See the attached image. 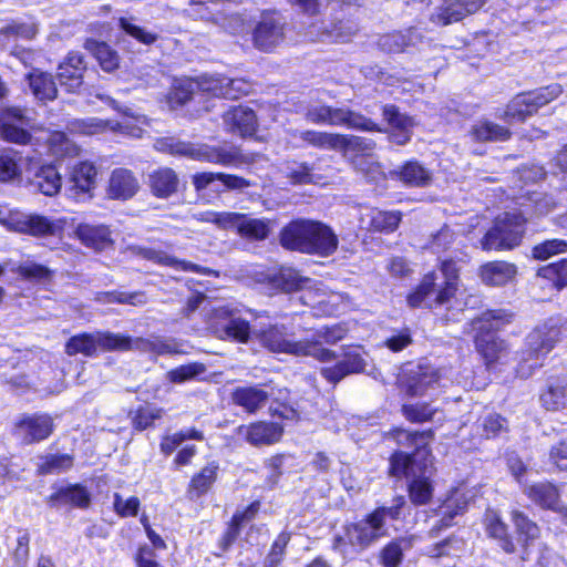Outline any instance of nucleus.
<instances>
[{"instance_id": "obj_20", "label": "nucleus", "mask_w": 567, "mask_h": 567, "mask_svg": "<svg viewBox=\"0 0 567 567\" xmlns=\"http://www.w3.org/2000/svg\"><path fill=\"white\" fill-rule=\"evenodd\" d=\"M425 35L419 28H410L405 32L388 33L380 37L378 44L388 53H401L409 48L424 42Z\"/></svg>"}, {"instance_id": "obj_58", "label": "nucleus", "mask_w": 567, "mask_h": 567, "mask_svg": "<svg viewBox=\"0 0 567 567\" xmlns=\"http://www.w3.org/2000/svg\"><path fill=\"white\" fill-rule=\"evenodd\" d=\"M6 223L14 231L35 235V218L32 215L16 212L10 214Z\"/></svg>"}, {"instance_id": "obj_14", "label": "nucleus", "mask_w": 567, "mask_h": 567, "mask_svg": "<svg viewBox=\"0 0 567 567\" xmlns=\"http://www.w3.org/2000/svg\"><path fill=\"white\" fill-rule=\"evenodd\" d=\"M96 168L92 163L81 162L76 164L71 172L68 181L66 192L75 200L91 198V190L95 187Z\"/></svg>"}, {"instance_id": "obj_40", "label": "nucleus", "mask_w": 567, "mask_h": 567, "mask_svg": "<svg viewBox=\"0 0 567 567\" xmlns=\"http://www.w3.org/2000/svg\"><path fill=\"white\" fill-rule=\"evenodd\" d=\"M340 148L344 156L350 161L353 155H369L375 147V142L371 138L340 134Z\"/></svg>"}, {"instance_id": "obj_57", "label": "nucleus", "mask_w": 567, "mask_h": 567, "mask_svg": "<svg viewBox=\"0 0 567 567\" xmlns=\"http://www.w3.org/2000/svg\"><path fill=\"white\" fill-rule=\"evenodd\" d=\"M14 436L23 444H31L35 440V419L22 415L14 425Z\"/></svg>"}, {"instance_id": "obj_48", "label": "nucleus", "mask_w": 567, "mask_h": 567, "mask_svg": "<svg viewBox=\"0 0 567 567\" xmlns=\"http://www.w3.org/2000/svg\"><path fill=\"white\" fill-rule=\"evenodd\" d=\"M462 9L463 7L461 6L460 1L456 0L446 6L445 8L439 9L431 16L430 20L433 23L442 27L449 25L454 22H458L467 16L465 10Z\"/></svg>"}, {"instance_id": "obj_10", "label": "nucleus", "mask_w": 567, "mask_h": 567, "mask_svg": "<svg viewBox=\"0 0 567 567\" xmlns=\"http://www.w3.org/2000/svg\"><path fill=\"white\" fill-rule=\"evenodd\" d=\"M526 218L520 212H505L498 215L494 226L484 237L483 248H515L525 234Z\"/></svg>"}, {"instance_id": "obj_62", "label": "nucleus", "mask_w": 567, "mask_h": 567, "mask_svg": "<svg viewBox=\"0 0 567 567\" xmlns=\"http://www.w3.org/2000/svg\"><path fill=\"white\" fill-rule=\"evenodd\" d=\"M113 507L115 513L121 517H134L140 509V499L132 496L124 499L118 493L114 494Z\"/></svg>"}, {"instance_id": "obj_6", "label": "nucleus", "mask_w": 567, "mask_h": 567, "mask_svg": "<svg viewBox=\"0 0 567 567\" xmlns=\"http://www.w3.org/2000/svg\"><path fill=\"white\" fill-rule=\"evenodd\" d=\"M260 342L271 352L288 353L297 357H313L322 362H330L336 358L333 351L320 348L317 341L290 340L282 326H272L262 331Z\"/></svg>"}, {"instance_id": "obj_27", "label": "nucleus", "mask_w": 567, "mask_h": 567, "mask_svg": "<svg viewBox=\"0 0 567 567\" xmlns=\"http://www.w3.org/2000/svg\"><path fill=\"white\" fill-rule=\"evenodd\" d=\"M524 494L538 506L551 511L560 505L557 487L549 482H540L524 487Z\"/></svg>"}, {"instance_id": "obj_37", "label": "nucleus", "mask_w": 567, "mask_h": 567, "mask_svg": "<svg viewBox=\"0 0 567 567\" xmlns=\"http://www.w3.org/2000/svg\"><path fill=\"white\" fill-rule=\"evenodd\" d=\"M471 135L478 142H503L511 137V131L505 126L484 120L472 126Z\"/></svg>"}, {"instance_id": "obj_13", "label": "nucleus", "mask_w": 567, "mask_h": 567, "mask_svg": "<svg viewBox=\"0 0 567 567\" xmlns=\"http://www.w3.org/2000/svg\"><path fill=\"white\" fill-rule=\"evenodd\" d=\"M440 275L437 272L432 271L426 274L416 290L409 295V306L412 308L420 307L425 298L435 291L436 287L440 289L437 290L436 297L434 299L435 305L443 306L447 303L451 298L454 297L457 289V284L454 281H442L441 284H437Z\"/></svg>"}, {"instance_id": "obj_51", "label": "nucleus", "mask_w": 567, "mask_h": 567, "mask_svg": "<svg viewBox=\"0 0 567 567\" xmlns=\"http://www.w3.org/2000/svg\"><path fill=\"white\" fill-rule=\"evenodd\" d=\"M206 371L203 363L194 362L179 365L167 372V379L173 383H183L197 378Z\"/></svg>"}, {"instance_id": "obj_34", "label": "nucleus", "mask_w": 567, "mask_h": 567, "mask_svg": "<svg viewBox=\"0 0 567 567\" xmlns=\"http://www.w3.org/2000/svg\"><path fill=\"white\" fill-rule=\"evenodd\" d=\"M414 537H399L386 544L380 551L379 558L383 567H399L404 551L413 547Z\"/></svg>"}, {"instance_id": "obj_22", "label": "nucleus", "mask_w": 567, "mask_h": 567, "mask_svg": "<svg viewBox=\"0 0 567 567\" xmlns=\"http://www.w3.org/2000/svg\"><path fill=\"white\" fill-rule=\"evenodd\" d=\"M80 243L91 248H105L115 245L116 234L107 226L99 224H79L74 230Z\"/></svg>"}, {"instance_id": "obj_42", "label": "nucleus", "mask_w": 567, "mask_h": 567, "mask_svg": "<svg viewBox=\"0 0 567 567\" xmlns=\"http://www.w3.org/2000/svg\"><path fill=\"white\" fill-rule=\"evenodd\" d=\"M276 287L284 291L302 290L310 282L309 278L301 277L299 272L290 267H281L272 278Z\"/></svg>"}, {"instance_id": "obj_11", "label": "nucleus", "mask_w": 567, "mask_h": 567, "mask_svg": "<svg viewBox=\"0 0 567 567\" xmlns=\"http://www.w3.org/2000/svg\"><path fill=\"white\" fill-rule=\"evenodd\" d=\"M561 93V85L554 83L533 92L518 94L508 103L504 120L508 123L524 122Z\"/></svg>"}, {"instance_id": "obj_35", "label": "nucleus", "mask_w": 567, "mask_h": 567, "mask_svg": "<svg viewBox=\"0 0 567 567\" xmlns=\"http://www.w3.org/2000/svg\"><path fill=\"white\" fill-rule=\"evenodd\" d=\"M51 499L63 505H72L84 509L91 504V494L85 486L74 484L61 487L51 496Z\"/></svg>"}, {"instance_id": "obj_4", "label": "nucleus", "mask_w": 567, "mask_h": 567, "mask_svg": "<svg viewBox=\"0 0 567 567\" xmlns=\"http://www.w3.org/2000/svg\"><path fill=\"white\" fill-rule=\"evenodd\" d=\"M434 473L432 461L417 463L402 451L395 452L390 458V474L392 476H406L411 480L409 485L410 498L416 505L426 504L433 494L430 481Z\"/></svg>"}, {"instance_id": "obj_2", "label": "nucleus", "mask_w": 567, "mask_h": 567, "mask_svg": "<svg viewBox=\"0 0 567 567\" xmlns=\"http://www.w3.org/2000/svg\"><path fill=\"white\" fill-rule=\"evenodd\" d=\"M514 315L504 309L488 310L473 320L475 348L489 368L496 363H505L509 355L506 342L494 334L504 324L512 321Z\"/></svg>"}, {"instance_id": "obj_18", "label": "nucleus", "mask_w": 567, "mask_h": 567, "mask_svg": "<svg viewBox=\"0 0 567 567\" xmlns=\"http://www.w3.org/2000/svg\"><path fill=\"white\" fill-rule=\"evenodd\" d=\"M382 115L384 121L390 125V141L398 145H405L410 142L412 136V130L415 126L413 117L401 113L399 109L393 104H386L382 109Z\"/></svg>"}, {"instance_id": "obj_28", "label": "nucleus", "mask_w": 567, "mask_h": 567, "mask_svg": "<svg viewBox=\"0 0 567 567\" xmlns=\"http://www.w3.org/2000/svg\"><path fill=\"white\" fill-rule=\"evenodd\" d=\"M38 143L45 141L49 152L56 158L73 157L79 154L80 148L75 143L70 141L62 132H48L38 127Z\"/></svg>"}, {"instance_id": "obj_31", "label": "nucleus", "mask_w": 567, "mask_h": 567, "mask_svg": "<svg viewBox=\"0 0 567 567\" xmlns=\"http://www.w3.org/2000/svg\"><path fill=\"white\" fill-rule=\"evenodd\" d=\"M235 404L241 406L248 413H256L268 401V393L256 386H240L231 394Z\"/></svg>"}, {"instance_id": "obj_32", "label": "nucleus", "mask_w": 567, "mask_h": 567, "mask_svg": "<svg viewBox=\"0 0 567 567\" xmlns=\"http://www.w3.org/2000/svg\"><path fill=\"white\" fill-rule=\"evenodd\" d=\"M511 520L514 525L518 540L526 549L533 542L540 536L539 526L533 522L525 513L518 509L511 512Z\"/></svg>"}, {"instance_id": "obj_52", "label": "nucleus", "mask_w": 567, "mask_h": 567, "mask_svg": "<svg viewBox=\"0 0 567 567\" xmlns=\"http://www.w3.org/2000/svg\"><path fill=\"white\" fill-rule=\"evenodd\" d=\"M538 275L550 279L558 289L567 285V259L551 262L538 269Z\"/></svg>"}, {"instance_id": "obj_43", "label": "nucleus", "mask_w": 567, "mask_h": 567, "mask_svg": "<svg viewBox=\"0 0 567 567\" xmlns=\"http://www.w3.org/2000/svg\"><path fill=\"white\" fill-rule=\"evenodd\" d=\"M38 472L41 474H60L72 468L74 460L71 454H48L40 457Z\"/></svg>"}, {"instance_id": "obj_25", "label": "nucleus", "mask_w": 567, "mask_h": 567, "mask_svg": "<svg viewBox=\"0 0 567 567\" xmlns=\"http://www.w3.org/2000/svg\"><path fill=\"white\" fill-rule=\"evenodd\" d=\"M68 128L75 134L94 135L106 131L121 132L136 135L134 131L128 132L127 125L113 121H104L97 117L73 118L68 123Z\"/></svg>"}, {"instance_id": "obj_55", "label": "nucleus", "mask_w": 567, "mask_h": 567, "mask_svg": "<svg viewBox=\"0 0 567 567\" xmlns=\"http://www.w3.org/2000/svg\"><path fill=\"white\" fill-rule=\"evenodd\" d=\"M223 338L233 339L239 342H246L249 338V323L240 318H230L223 328Z\"/></svg>"}, {"instance_id": "obj_23", "label": "nucleus", "mask_w": 567, "mask_h": 567, "mask_svg": "<svg viewBox=\"0 0 567 567\" xmlns=\"http://www.w3.org/2000/svg\"><path fill=\"white\" fill-rule=\"evenodd\" d=\"M226 128L240 136L252 135L257 128V117L255 112L246 106H236L227 111L224 116Z\"/></svg>"}, {"instance_id": "obj_36", "label": "nucleus", "mask_w": 567, "mask_h": 567, "mask_svg": "<svg viewBox=\"0 0 567 567\" xmlns=\"http://www.w3.org/2000/svg\"><path fill=\"white\" fill-rule=\"evenodd\" d=\"M290 134L291 136L299 137L306 144L317 148L333 151H338L340 148V134L338 133L319 132L313 130H295L291 131Z\"/></svg>"}, {"instance_id": "obj_19", "label": "nucleus", "mask_w": 567, "mask_h": 567, "mask_svg": "<svg viewBox=\"0 0 567 567\" xmlns=\"http://www.w3.org/2000/svg\"><path fill=\"white\" fill-rule=\"evenodd\" d=\"M140 189V183L134 173L127 168H115L109 179L106 195L111 199L127 200Z\"/></svg>"}, {"instance_id": "obj_24", "label": "nucleus", "mask_w": 567, "mask_h": 567, "mask_svg": "<svg viewBox=\"0 0 567 567\" xmlns=\"http://www.w3.org/2000/svg\"><path fill=\"white\" fill-rule=\"evenodd\" d=\"M329 125L347 126L348 128L365 132H382V128L371 118L347 107H332Z\"/></svg>"}, {"instance_id": "obj_50", "label": "nucleus", "mask_w": 567, "mask_h": 567, "mask_svg": "<svg viewBox=\"0 0 567 567\" xmlns=\"http://www.w3.org/2000/svg\"><path fill=\"white\" fill-rule=\"evenodd\" d=\"M402 413L406 420L414 423L430 421L437 413V410L427 403H412L402 406Z\"/></svg>"}, {"instance_id": "obj_54", "label": "nucleus", "mask_w": 567, "mask_h": 567, "mask_svg": "<svg viewBox=\"0 0 567 567\" xmlns=\"http://www.w3.org/2000/svg\"><path fill=\"white\" fill-rule=\"evenodd\" d=\"M290 540V534L280 533L271 545L268 555L265 558V567H278L284 559L286 547Z\"/></svg>"}, {"instance_id": "obj_21", "label": "nucleus", "mask_w": 567, "mask_h": 567, "mask_svg": "<svg viewBox=\"0 0 567 567\" xmlns=\"http://www.w3.org/2000/svg\"><path fill=\"white\" fill-rule=\"evenodd\" d=\"M396 443L405 447H414L413 454L406 455L411 460H416L417 463L432 461L430 450L427 449L429 442L432 439V432H410L408 430L399 429L394 432ZM405 454V452H403Z\"/></svg>"}, {"instance_id": "obj_38", "label": "nucleus", "mask_w": 567, "mask_h": 567, "mask_svg": "<svg viewBox=\"0 0 567 567\" xmlns=\"http://www.w3.org/2000/svg\"><path fill=\"white\" fill-rule=\"evenodd\" d=\"M396 175L405 185L413 187L427 186L432 179L430 171L416 161L406 162Z\"/></svg>"}, {"instance_id": "obj_8", "label": "nucleus", "mask_w": 567, "mask_h": 567, "mask_svg": "<svg viewBox=\"0 0 567 567\" xmlns=\"http://www.w3.org/2000/svg\"><path fill=\"white\" fill-rule=\"evenodd\" d=\"M157 144L159 150L171 154L183 155L195 161L208 162L223 166L233 165L239 158V155L234 147L192 144L186 142H175L173 140L161 141Z\"/></svg>"}, {"instance_id": "obj_44", "label": "nucleus", "mask_w": 567, "mask_h": 567, "mask_svg": "<svg viewBox=\"0 0 567 567\" xmlns=\"http://www.w3.org/2000/svg\"><path fill=\"white\" fill-rule=\"evenodd\" d=\"M61 189V176L55 165L42 166L38 169V190L53 196Z\"/></svg>"}, {"instance_id": "obj_1", "label": "nucleus", "mask_w": 567, "mask_h": 567, "mask_svg": "<svg viewBox=\"0 0 567 567\" xmlns=\"http://www.w3.org/2000/svg\"><path fill=\"white\" fill-rule=\"evenodd\" d=\"M401 513V505L390 507H378L364 518L346 524L342 534L334 537L333 548L343 556L349 548L355 551H363L382 537L388 536L386 518L398 519Z\"/></svg>"}, {"instance_id": "obj_30", "label": "nucleus", "mask_w": 567, "mask_h": 567, "mask_svg": "<svg viewBox=\"0 0 567 567\" xmlns=\"http://www.w3.org/2000/svg\"><path fill=\"white\" fill-rule=\"evenodd\" d=\"M485 526L487 534L498 540L499 547L507 554H513L516 546L512 536L508 534L507 525L502 520L499 514L495 511H487L485 514Z\"/></svg>"}, {"instance_id": "obj_49", "label": "nucleus", "mask_w": 567, "mask_h": 567, "mask_svg": "<svg viewBox=\"0 0 567 567\" xmlns=\"http://www.w3.org/2000/svg\"><path fill=\"white\" fill-rule=\"evenodd\" d=\"M466 506V503L463 502L462 505L458 503L457 494L453 495L443 505L444 508V516L440 522V525L433 526L429 534L430 537L434 538L439 535V532L442 528H446L452 525V519L455 515H457L460 512H462Z\"/></svg>"}, {"instance_id": "obj_7", "label": "nucleus", "mask_w": 567, "mask_h": 567, "mask_svg": "<svg viewBox=\"0 0 567 567\" xmlns=\"http://www.w3.org/2000/svg\"><path fill=\"white\" fill-rule=\"evenodd\" d=\"M559 338L560 328L556 320L549 319L537 326L526 338L528 354L518 368L519 375L527 378L534 369L542 367V358L553 350Z\"/></svg>"}, {"instance_id": "obj_53", "label": "nucleus", "mask_w": 567, "mask_h": 567, "mask_svg": "<svg viewBox=\"0 0 567 567\" xmlns=\"http://www.w3.org/2000/svg\"><path fill=\"white\" fill-rule=\"evenodd\" d=\"M225 75H202L196 79V89L213 96L225 97Z\"/></svg>"}, {"instance_id": "obj_3", "label": "nucleus", "mask_w": 567, "mask_h": 567, "mask_svg": "<svg viewBox=\"0 0 567 567\" xmlns=\"http://www.w3.org/2000/svg\"><path fill=\"white\" fill-rule=\"evenodd\" d=\"M279 240L284 248H337L338 237L332 228L322 221L297 218L282 227Z\"/></svg>"}, {"instance_id": "obj_5", "label": "nucleus", "mask_w": 567, "mask_h": 567, "mask_svg": "<svg viewBox=\"0 0 567 567\" xmlns=\"http://www.w3.org/2000/svg\"><path fill=\"white\" fill-rule=\"evenodd\" d=\"M145 344L143 339H132L131 337L113 332L97 331L94 333H81L70 338L65 344L68 355L83 354L93 357L101 351H128L140 349Z\"/></svg>"}, {"instance_id": "obj_46", "label": "nucleus", "mask_w": 567, "mask_h": 567, "mask_svg": "<svg viewBox=\"0 0 567 567\" xmlns=\"http://www.w3.org/2000/svg\"><path fill=\"white\" fill-rule=\"evenodd\" d=\"M287 177L293 185L319 184L322 182V176L315 173L313 167L306 162L295 163L289 167Z\"/></svg>"}, {"instance_id": "obj_45", "label": "nucleus", "mask_w": 567, "mask_h": 567, "mask_svg": "<svg viewBox=\"0 0 567 567\" xmlns=\"http://www.w3.org/2000/svg\"><path fill=\"white\" fill-rule=\"evenodd\" d=\"M350 163L355 172L361 174L368 181L378 182L383 177V172L378 162L373 161L369 155H353L350 157Z\"/></svg>"}, {"instance_id": "obj_64", "label": "nucleus", "mask_w": 567, "mask_h": 567, "mask_svg": "<svg viewBox=\"0 0 567 567\" xmlns=\"http://www.w3.org/2000/svg\"><path fill=\"white\" fill-rule=\"evenodd\" d=\"M565 390L563 386L550 385L546 392L540 395V402L546 410L556 411L564 405Z\"/></svg>"}, {"instance_id": "obj_59", "label": "nucleus", "mask_w": 567, "mask_h": 567, "mask_svg": "<svg viewBox=\"0 0 567 567\" xmlns=\"http://www.w3.org/2000/svg\"><path fill=\"white\" fill-rule=\"evenodd\" d=\"M401 220L399 212H382L377 210L373 213L371 224L379 230H394Z\"/></svg>"}, {"instance_id": "obj_41", "label": "nucleus", "mask_w": 567, "mask_h": 567, "mask_svg": "<svg viewBox=\"0 0 567 567\" xmlns=\"http://www.w3.org/2000/svg\"><path fill=\"white\" fill-rule=\"evenodd\" d=\"M86 49L93 53L104 71L112 72L118 68L120 56L117 52L105 42L87 41Z\"/></svg>"}, {"instance_id": "obj_60", "label": "nucleus", "mask_w": 567, "mask_h": 567, "mask_svg": "<svg viewBox=\"0 0 567 567\" xmlns=\"http://www.w3.org/2000/svg\"><path fill=\"white\" fill-rule=\"evenodd\" d=\"M120 27L128 35L133 37L134 39L146 45L153 44L158 39V35L156 33L150 32L144 28L135 25L125 18L120 19Z\"/></svg>"}, {"instance_id": "obj_56", "label": "nucleus", "mask_w": 567, "mask_h": 567, "mask_svg": "<svg viewBox=\"0 0 567 567\" xmlns=\"http://www.w3.org/2000/svg\"><path fill=\"white\" fill-rule=\"evenodd\" d=\"M99 300L109 303L117 302L133 306L146 303V297L143 292L111 291L103 293L101 297H99Z\"/></svg>"}, {"instance_id": "obj_16", "label": "nucleus", "mask_w": 567, "mask_h": 567, "mask_svg": "<svg viewBox=\"0 0 567 567\" xmlns=\"http://www.w3.org/2000/svg\"><path fill=\"white\" fill-rule=\"evenodd\" d=\"M237 434L252 446L271 445L277 443L284 433L280 424L274 422H255L237 427Z\"/></svg>"}, {"instance_id": "obj_12", "label": "nucleus", "mask_w": 567, "mask_h": 567, "mask_svg": "<svg viewBox=\"0 0 567 567\" xmlns=\"http://www.w3.org/2000/svg\"><path fill=\"white\" fill-rule=\"evenodd\" d=\"M210 220L224 229H233L240 237L255 241L268 238L272 229L270 219L252 218L240 213H214Z\"/></svg>"}, {"instance_id": "obj_33", "label": "nucleus", "mask_w": 567, "mask_h": 567, "mask_svg": "<svg viewBox=\"0 0 567 567\" xmlns=\"http://www.w3.org/2000/svg\"><path fill=\"white\" fill-rule=\"evenodd\" d=\"M516 268L505 261H493L481 269L482 280L489 286H503L514 278Z\"/></svg>"}, {"instance_id": "obj_15", "label": "nucleus", "mask_w": 567, "mask_h": 567, "mask_svg": "<svg viewBox=\"0 0 567 567\" xmlns=\"http://www.w3.org/2000/svg\"><path fill=\"white\" fill-rule=\"evenodd\" d=\"M441 385L440 371L433 367L419 365L412 370L405 381V392L411 396H422L436 390Z\"/></svg>"}, {"instance_id": "obj_63", "label": "nucleus", "mask_w": 567, "mask_h": 567, "mask_svg": "<svg viewBox=\"0 0 567 567\" xmlns=\"http://www.w3.org/2000/svg\"><path fill=\"white\" fill-rule=\"evenodd\" d=\"M225 99L237 100L251 91V84L245 79L225 76Z\"/></svg>"}, {"instance_id": "obj_61", "label": "nucleus", "mask_w": 567, "mask_h": 567, "mask_svg": "<svg viewBox=\"0 0 567 567\" xmlns=\"http://www.w3.org/2000/svg\"><path fill=\"white\" fill-rule=\"evenodd\" d=\"M346 334V330L341 326L322 327L316 330L309 341H317L322 348V342L333 344L340 341Z\"/></svg>"}, {"instance_id": "obj_26", "label": "nucleus", "mask_w": 567, "mask_h": 567, "mask_svg": "<svg viewBox=\"0 0 567 567\" xmlns=\"http://www.w3.org/2000/svg\"><path fill=\"white\" fill-rule=\"evenodd\" d=\"M147 185L154 196L167 198L177 192L179 178L174 169L161 167L148 174Z\"/></svg>"}, {"instance_id": "obj_39", "label": "nucleus", "mask_w": 567, "mask_h": 567, "mask_svg": "<svg viewBox=\"0 0 567 567\" xmlns=\"http://www.w3.org/2000/svg\"><path fill=\"white\" fill-rule=\"evenodd\" d=\"M217 470L218 466L210 463L192 478L187 489V495L190 499H196L207 493L216 481Z\"/></svg>"}, {"instance_id": "obj_47", "label": "nucleus", "mask_w": 567, "mask_h": 567, "mask_svg": "<svg viewBox=\"0 0 567 567\" xmlns=\"http://www.w3.org/2000/svg\"><path fill=\"white\" fill-rule=\"evenodd\" d=\"M195 90H197L196 80L187 79L176 82L167 96L169 106L172 109L183 106L189 100H192Z\"/></svg>"}, {"instance_id": "obj_9", "label": "nucleus", "mask_w": 567, "mask_h": 567, "mask_svg": "<svg viewBox=\"0 0 567 567\" xmlns=\"http://www.w3.org/2000/svg\"><path fill=\"white\" fill-rule=\"evenodd\" d=\"M287 31L288 23L280 12L265 10L260 13L252 28V45L258 51L271 53L285 42Z\"/></svg>"}, {"instance_id": "obj_29", "label": "nucleus", "mask_w": 567, "mask_h": 567, "mask_svg": "<svg viewBox=\"0 0 567 567\" xmlns=\"http://www.w3.org/2000/svg\"><path fill=\"white\" fill-rule=\"evenodd\" d=\"M84 71L85 63L82 54L71 52L59 65L58 78L61 84L69 85V87L73 90L80 86Z\"/></svg>"}, {"instance_id": "obj_17", "label": "nucleus", "mask_w": 567, "mask_h": 567, "mask_svg": "<svg viewBox=\"0 0 567 567\" xmlns=\"http://www.w3.org/2000/svg\"><path fill=\"white\" fill-rule=\"evenodd\" d=\"M0 134L3 140L18 144H27L31 141V134L27 130L28 120L20 109H7L1 115Z\"/></svg>"}]
</instances>
